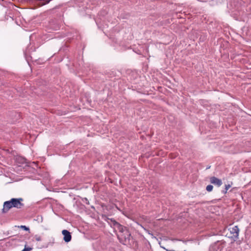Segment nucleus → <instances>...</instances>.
<instances>
[{"label": "nucleus", "mask_w": 251, "mask_h": 251, "mask_svg": "<svg viewBox=\"0 0 251 251\" xmlns=\"http://www.w3.org/2000/svg\"><path fill=\"white\" fill-rule=\"evenodd\" d=\"M20 228L24 229L25 230H26V231H29V229L28 227H26V226H20Z\"/></svg>", "instance_id": "1a4fd4ad"}, {"label": "nucleus", "mask_w": 251, "mask_h": 251, "mask_svg": "<svg viewBox=\"0 0 251 251\" xmlns=\"http://www.w3.org/2000/svg\"><path fill=\"white\" fill-rule=\"evenodd\" d=\"M210 182L211 183L216 185L218 186H220L222 184L221 180H220L215 177H211L210 178Z\"/></svg>", "instance_id": "39448f33"}, {"label": "nucleus", "mask_w": 251, "mask_h": 251, "mask_svg": "<svg viewBox=\"0 0 251 251\" xmlns=\"http://www.w3.org/2000/svg\"><path fill=\"white\" fill-rule=\"evenodd\" d=\"M230 232L232 235V237H237L238 236L239 228L237 226H234L229 228Z\"/></svg>", "instance_id": "f03ea898"}, {"label": "nucleus", "mask_w": 251, "mask_h": 251, "mask_svg": "<svg viewBox=\"0 0 251 251\" xmlns=\"http://www.w3.org/2000/svg\"><path fill=\"white\" fill-rule=\"evenodd\" d=\"M21 200H22L17 199H12L11 200V201L12 202V206L17 208H21L22 206Z\"/></svg>", "instance_id": "7ed1b4c3"}, {"label": "nucleus", "mask_w": 251, "mask_h": 251, "mask_svg": "<svg viewBox=\"0 0 251 251\" xmlns=\"http://www.w3.org/2000/svg\"><path fill=\"white\" fill-rule=\"evenodd\" d=\"M213 189V186L212 185H209L208 186H207L206 187V190L207 191H209V192H210Z\"/></svg>", "instance_id": "6e6552de"}, {"label": "nucleus", "mask_w": 251, "mask_h": 251, "mask_svg": "<svg viewBox=\"0 0 251 251\" xmlns=\"http://www.w3.org/2000/svg\"><path fill=\"white\" fill-rule=\"evenodd\" d=\"M12 207H13V206L11 200L5 201L3 204V210L4 212H6Z\"/></svg>", "instance_id": "20e7f679"}, {"label": "nucleus", "mask_w": 251, "mask_h": 251, "mask_svg": "<svg viewBox=\"0 0 251 251\" xmlns=\"http://www.w3.org/2000/svg\"><path fill=\"white\" fill-rule=\"evenodd\" d=\"M114 225L115 226V227H117L119 230V231L122 233L125 231L127 232L126 227H123L122 226H121L118 223L115 222Z\"/></svg>", "instance_id": "423d86ee"}, {"label": "nucleus", "mask_w": 251, "mask_h": 251, "mask_svg": "<svg viewBox=\"0 0 251 251\" xmlns=\"http://www.w3.org/2000/svg\"><path fill=\"white\" fill-rule=\"evenodd\" d=\"M31 250V248L26 247V245H25V249L22 251H30Z\"/></svg>", "instance_id": "9d476101"}, {"label": "nucleus", "mask_w": 251, "mask_h": 251, "mask_svg": "<svg viewBox=\"0 0 251 251\" xmlns=\"http://www.w3.org/2000/svg\"><path fill=\"white\" fill-rule=\"evenodd\" d=\"M122 236V235H118V236Z\"/></svg>", "instance_id": "f8f14e48"}, {"label": "nucleus", "mask_w": 251, "mask_h": 251, "mask_svg": "<svg viewBox=\"0 0 251 251\" xmlns=\"http://www.w3.org/2000/svg\"><path fill=\"white\" fill-rule=\"evenodd\" d=\"M162 247V248H163V249H165V248H164V247Z\"/></svg>", "instance_id": "ddd939ff"}, {"label": "nucleus", "mask_w": 251, "mask_h": 251, "mask_svg": "<svg viewBox=\"0 0 251 251\" xmlns=\"http://www.w3.org/2000/svg\"><path fill=\"white\" fill-rule=\"evenodd\" d=\"M34 238L36 241H41L42 240V236L40 235L36 234L34 236Z\"/></svg>", "instance_id": "0eeeda50"}, {"label": "nucleus", "mask_w": 251, "mask_h": 251, "mask_svg": "<svg viewBox=\"0 0 251 251\" xmlns=\"http://www.w3.org/2000/svg\"><path fill=\"white\" fill-rule=\"evenodd\" d=\"M231 187V185L230 184L226 185V191L224 193H226V191Z\"/></svg>", "instance_id": "9b49d317"}, {"label": "nucleus", "mask_w": 251, "mask_h": 251, "mask_svg": "<svg viewBox=\"0 0 251 251\" xmlns=\"http://www.w3.org/2000/svg\"><path fill=\"white\" fill-rule=\"evenodd\" d=\"M63 235V239L66 242H69L71 240L72 236L70 232L67 230H63L62 231Z\"/></svg>", "instance_id": "f257e3e1"}]
</instances>
